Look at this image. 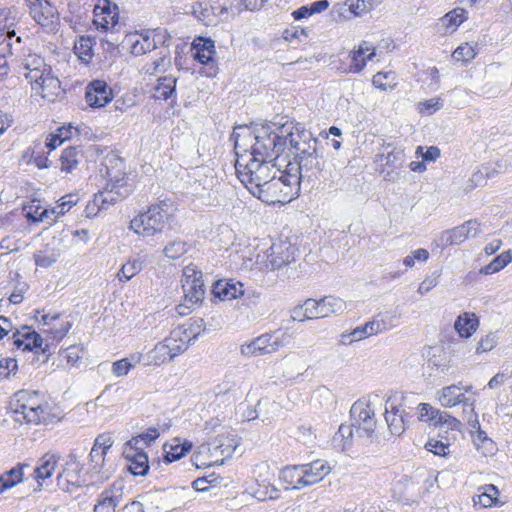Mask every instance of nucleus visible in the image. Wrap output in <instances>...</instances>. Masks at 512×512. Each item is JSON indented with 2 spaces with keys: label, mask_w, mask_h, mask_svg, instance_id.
<instances>
[{
  "label": "nucleus",
  "mask_w": 512,
  "mask_h": 512,
  "mask_svg": "<svg viewBox=\"0 0 512 512\" xmlns=\"http://www.w3.org/2000/svg\"><path fill=\"white\" fill-rule=\"evenodd\" d=\"M176 77L172 75L163 76L158 78L157 84L153 89V98L155 100H168L174 101L176 99Z\"/></svg>",
  "instance_id": "nucleus-30"
},
{
  "label": "nucleus",
  "mask_w": 512,
  "mask_h": 512,
  "mask_svg": "<svg viewBox=\"0 0 512 512\" xmlns=\"http://www.w3.org/2000/svg\"><path fill=\"white\" fill-rule=\"evenodd\" d=\"M71 327H72V323L69 321H66V322L61 323L59 327H56V325H53L48 330H45V332L51 334L53 340L59 341L66 336V334L69 332Z\"/></svg>",
  "instance_id": "nucleus-61"
},
{
  "label": "nucleus",
  "mask_w": 512,
  "mask_h": 512,
  "mask_svg": "<svg viewBox=\"0 0 512 512\" xmlns=\"http://www.w3.org/2000/svg\"><path fill=\"white\" fill-rule=\"evenodd\" d=\"M468 13L463 7H457L440 18L444 33H453L466 19Z\"/></svg>",
  "instance_id": "nucleus-34"
},
{
  "label": "nucleus",
  "mask_w": 512,
  "mask_h": 512,
  "mask_svg": "<svg viewBox=\"0 0 512 512\" xmlns=\"http://www.w3.org/2000/svg\"><path fill=\"white\" fill-rule=\"evenodd\" d=\"M418 419L420 421H430L434 424L436 417L438 415L439 410L436 408H433L428 403H421L418 405Z\"/></svg>",
  "instance_id": "nucleus-57"
},
{
  "label": "nucleus",
  "mask_w": 512,
  "mask_h": 512,
  "mask_svg": "<svg viewBox=\"0 0 512 512\" xmlns=\"http://www.w3.org/2000/svg\"><path fill=\"white\" fill-rule=\"evenodd\" d=\"M29 6L30 15L42 27H49L53 24L54 11L46 2L45 5L41 0H26Z\"/></svg>",
  "instance_id": "nucleus-28"
},
{
  "label": "nucleus",
  "mask_w": 512,
  "mask_h": 512,
  "mask_svg": "<svg viewBox=\"0 0 512 512\" xmlns=\"http://www.w3.org/2000/svg\"><path fill=\"white\" fill-rule=\"evenodd\" d=\"M497 343V337L494 333H489L481 338L476 347V353H485L491 351Z\"/></svg>",
  "instance_id": "nucleus-60"
},
{
  "label": "nucleus",
  "mask_w": 512,
  "mask_h": 512,
  "mask_svg": "<svg viewBox=\"0 0 512 512\" xmlns=\"http://www.w3.org/2000/svg\"><path fill=\"white\" fill-rule=\"evenodd\" d=\"M303 471L306 487H308L321 482L330 473L331 467L327 461L318 459L303 464Z\"/></svg>",
  "instance_id": "nucleus-26"
},
{
  "label": "nucleus",
  "mask_w": 512,
  "mask_h": 512,
  "mask_svg": "<svg viewBox=\"0 0 512 512\" xmlns=\"http://www.w3.org/2000/svg\"><path fill=\"white\" fill-rule=\"evenodd\" d=\"M476 52L473 46L468 43L458 46L452 53V59L455 62L467 63L474 59Z\"/></svg>",
  "instance_id": "nucleus-52"
},
{
  "label": "nucleus",
  "mask_w": 512,
  "mask_h": 512,
  "mask_svg": "<svg viewBox=\"0 0 512 512\" xmlns=\"http://www.w3.org/2000/svg\"><path fill=\"white\" fill-rule=\"evenodd\" d=\"M125 456L129 461L128 470L135 476H145L151 467L158 469L160 466L159 460H152L149 462L148 456L142 451V447L130 446L129 450L125 451Z\"/></svg>",
  "instance_id": "nucleus-18"
},
{
  "label": "nucleus",
  "mask_w": 512,
  "mask_h": 512,
  "mask_svg": "<svg viewBox=\"0 0 512 512\" xmlns=\"http://www.w3.org/2000/svg\"><path fill=\"white\" fill-rule=\"evenodd\" d=\"M137 363L132 360V354L128 357L115 361L112 364V372L117 377L126 376Z\"/></svg>",
  "instance_id": "nucleus-53"
},
{
  "label": "nucleus",
  "mask_w": 512,
  "mask_h": 512,
  "mask_svg": "<svg viewBox=\"0 0 512 512\" xmlns=\"http://www.w3.org/2000/svg\"><path fill=\"white\" fill-rule=\"evenodd\" d=\"M445 425L448 429L451 430H460L462 424L461 422L456 419L455 417H452L446 412H442L439 410L438 415L436 417V420L434 422V426H443Z\"/></svg>",
  "instance_id": "nucleus-54"
},
{
  "label": "nucleus",
  "mask_w": 512,
  "mask_h": 512,
  "mask_svg": "<svg viewBox=\"0 0 512 512\" xmlns=\"http://www.w3.org/2000/svg\"><path fill=\"white\" fill-rule=\"evenodd\" d=\"M16 403L14 413L28 423L38 424L47 419V405L43 404V400L37 391H19L16 393Z\"/></svg>",
  "instance_id": "nucleus-10"
},
{
  "label": "nucleus",
  "mask_w": 512,
  "mask_h": 512,
  "mask_svg": "<svg viewBox=\"0 0 512 512\" xmlns=\"http://www.w3.org/2000/svg\"><path fill=\"white\" fill-rule=\"evenodd\" d=\"M397 76L394 71L378 72L372 78V84L381 90H392L397 85Z\"/></svg>",
  "instance_id": "nucleus-45"
},
{
  "label": "nucleus",
  "mask_w": 512,
  "mask_h": 512,
  "mask_svg": "<svg viewBox=\"0 0 512 512\" xmlns=\"http://www.w3.org/2000/svg\"><path fill=\"white\" fill-rule=\"evenodd\" d=\"M74 134H78V129L71 125L62 126L56 130V133L50 134L46 139L45 146L50 150H54L56 147L61 145L64 141L72 138Z\"/></svg>",
  "instance_id": "nucleus-42"
},
{
  "label": "nucleus",
  "mask_w": 512,
  "mask_h": 512,
  "mask_svg": "<svg viewBox=\"0 0 512 512\" xmlns=\"http://www.w3.org/2000/svg\"><path fill=\"white\" fill-rule=\"evenodd\" d=\"M468 239V231L462 225L441 233L439 241L442 246L459 245Z\"/></svg>",
  "instance_id": "nucleus-41"
},
{
  "label": "nucleus",
  "mask_w": 512,
  "mask_h": 512,
  "mask_svg": "<svg viewBox=\"0 0 512 512\" xmlns=\"http://www.w3.org/2000/svg\"><path fill=\"white\" fill-rule=\"evenodd\" d=\"M193 14L198 20L210 25L216 18L220 20L225 18L228 15V9L221 0H209L194 5Z\"/></svg>",
  "instance_id": "nucleus-17"
},
{
  "label": "nucleus",
  "mask_w": 512,
  "mask_h": 512,
  "mask_svg": "<svg viewBox=\"0 0 512 512\" xmlns=\"http://www.w3.org/2000/svg\"><path fill=\"white\" fill-rule=\"evenodd\" d=\"M512 260L510 252H503L494 258L488 265L480 269L481 274L489 275L496 273L507 266Z\"/></svg>",
  "instance_id": "nucleus-48"
},
{
  "label": "nucleus",
  "mask_w": 512,
  "mask_h": 512,
  "mask_svg": "<svg viewBox=\"0 0 512 512\" xmlns=\"http://www.w3.org/2000/svg\"><path fill=\"white\" fill-rule=\"evenodd\" d=\"M160 54L161 56L157 60L144 66L143 70L146 74L153 75L169 64L168 52L164 54L161 52Z\"/></svg>",
  "instance_id": "nucleus-59"
},
{
  "label": "nucleus",
  "mask_w": 512,
  "mask_h": 512,
  "mask_svg": "<svg viewBox=\"0 0 512 512\" xmlns=\"http://www.w3.org/2000/svg\"><path fill=\"white\" fill-rule=\"evenodd\" d=\"M425 448L427 451L438 456H446L450 452L449 444L437 439H429L425 444Z\"/></svg>",
  "instance_id": "nucleus-56"
},
{
  "label": "nucleus",
  "mask_w": 512,
  "mask_h": 512,
  "mask_svg": "<svg viewBox=\"0 0 512 512\" xmlns=\"http://www.w3.org/2000/svg\"><path fill=\"white\" fill-rule=\"evenodd\" d=\"M439 401L444 407H454L457 404L462 403L464 408L467 404V398L464 393L461 392V388L457 385H450L442 388L439 396Z\"/></svg>",
  "instance_id": "nucleus-33"
},
{
  "label": "nucleus",
  "mask_w": 512,
  "mask_h": 512,
  "mask_svg": "<svg viewBox=\"0 0 512 512\" xmlns=\"http://www.w3.org/2000/svg\"><path fill=\"white\" fill-rule=\"evenodd\" d=\"M95 44L94 38L91 36H81L74 45V51L79 60L88 64L93 57V45Z\"/></svg>",
  "instance_id": "nucleus-40"
},
{
  "label": "nucleus",
  "mask_w": 512,
  "mask_h": 512,
  "mask_svg": "<svg viewBox=\"0 0 512 512\" xmlns=\"http://www.w3.org/2000/svg\"><path fill=\"white\" fill-rule=\"evenodd\" d=\"M383 329L384 326L382 323L373 320L356 327L350 332V335H352V340L360 341L369 336L380 333Z\"/></svg>",
  "instance_id": "nucleus-43"
},
{
  "label": "nucleus",
  "mask_w": 512,
  "mask_h": 512,
  "mask_svg": "<svg viewBox=\"0 0 512 512\" xmlns=\"http://www.w3.org/2000/svg\"><path fill=\"white\" fill-rule=\"evenodd\" d=\"M323 312H327V317L334 313L343 312L346 308L345 302L338 297L326 296L320 299Z\"/></svg>",
  "instance_id": "nucleus-49"
},
{
  "label": "nucleus",
  "mask_w": 512,
  "mask_h": 512,
  "mask_svg": "<svg viewBox=\"0 0 512 512\" xmlns=\"http://www.w3.org/2000/svg\"><path fill=\"white\" fill-rule=\"evenodd\" d=\"M143 269L142 261L139 259L128 260L122 265L117 273V278L121 282H126L132 279Z\"/></svg>",
  "instance_id": "nucleus-46"
},
{
  "label": "nucleus",
  "mask_w": 512,
  "mask_h": 512,
  "mask_svg": "<svg viewBox=\"0 0 512 512\" xmlns=\"http://www.w3.org/2000/svg\"><path fill=\"white\" fill-rule=\"evenodd\" d=\"M18 368L17 361L13 358L2 359L0 361V378L8 377Z\"/></svg>",
  "instance_id": "nucleus-64"
},
{
  "label": "nucleus",
  "mask_w": 512,
  "mask_h": 512,
  "mask_svg": "<svg viewBox=\"0 0 512 512\" xmlns=\"http://www.w3.org/2000/svg\"><path fill=\"white\" fill-rule=\"evenodd\" d=\"M193 58L199 63L207 65L209 71L206 73L207 76H215L217 68L215 66L214 55L215 44L210 38L199 37L196 38L192 43Z\"/></svg>",
  "instance_id": "nucleus-16"
},
{
  "label": "nucleus",
  "mask_w": 512,
  "mask_h": 512,
  "mask_svg": "<svg viewBox=\"0 0 512 512\" xmlns=\"http://www.w3.org/2000/svg\"><path fill=\"white\" fill-rule=\"evenodd\" d=\"M283 345L282 339L276 333H265L242 344L240 352L246 357L262 356L276 352Z\"/></svg>",
  "instance_id": "nucleus-14"
},
{
  "label": "nucleus",
  "mask_w": 512,
  "mask_h": 512,
  "mask_svg": "<svg viewBox=\"0 0 512 512\" xmlns=\"http://www.w3.org/2000/svg\"><path fill=\"white\" fill-rule=\"evenodd\" d=\"M167 211L161 205H151L147 211L138 214L130 222V229L142 237L161 233L166 225Z\"/></svg>",
  "instance_id": "nucleus-9"
},
{
  "label": "nucleus",
  "mask_w": 512,
  "mask_h": 512,
  "mask_svg": "<svg viewBox=\"0 0 512 512\" xmlns=\"http://www.w3.org/2000/svg\"><path fill=\"white\" fill-rule=\"evenodd\" d=\"M18 73L32 86V90L42 98L53 102L62 92L61 83L52 74V68L43 57L29 53L20 62Z\"/></svg>",
  "instance_id": "nucleus-4"
},
{
  "label": "nucleus",
  "mask_w": 512,
  "mask_h": 512,
  "mask_svg": "<svg viewBox=\"0 0 512 512\" xmlns=\"http://www.w3.org/2000/svg\"><path fill=\"white\" fill-rule=\"evenodd\" d=\"M151 32V41L155 42V48H157L158 45L169 47L171 36L167 33L166 30H162L160 28L155 29Z\"/></svg>",
  "instance_id": "nucleus-62"
},
{
  "label": "nucleus",
  "mask_w": 512,
  "mask_h": 512,
  "mask_svg": "<svg viewBox=\"0 0 512 512\" xmlns=\"http://www.w3.org/2000/svg\"><path fill=\"white\" fill-rule=\"evenodd\" d=\"M34 260L37 266L42 268H48L57 261V255L55 253L45 255L41 251H39L34 254Z\"/></svg>",
  "instance_id": "nucleus-63"
},
{
  "label": "nucleus",
  "mask_w": 512,
  "mask_h": 512,
  "mask_svg": "<svg viewBox=\"0 0 512 512\" xmlns=\"http://www.w3.org/2000/svg\"><path fill=\"white\" fill-rule=\"evenodd\" d=\"M202 277V272L193 264H189L183 269L182 289L185 301L191 305L197 304L204 298L205 286Z\"/></svg>",
  "instance_id": "nucleus-13"
},
{
  "label": "nucleus",
  "mask_w": 512,
  "mask_h": 512,
  "mask_svg": "<svg viewBox=\"0 0 512 512\" xmlns=\"http://www.w3.org/2000/svg\"><path fill=\"white\" fill-rule=\"evenodd\" d=\"M83 153L79 147H68L64 149L60 157L61 171L70 173L77 168L78 164L82 161Z\"/></svg>",
  "instance_id": "nucleus-37"
},
{
  "label": "nucleus",
  "mask_w": 512,
  "mask_h": 512,
  "mask_svg": "<svg viewBox=\"0 0 512 512\" xmlns=\"http://www.w3.org/2000/svg\"><path fill=\"white\" fill-rule=\"evenodd\" d=\"M376 55L375 48L367 41H363L357 48L350 52L351 63L348 68L349 73L361 72L368 60H372Z\"/></svg>",
  "instance_id": "nucleus-21"
},
{
  "label": "nucleus",
  "mask_w": 512,
  "mask_h": 512,
  "mask_svg": "<svg viewBox=\"0 0 512 512\" xmlns=\"http://www.w3.org/2000/svg\"><path fill=\"white\" fill-rule=\"evenodd\" d=\"M77 197L74 195H66L60 199V203H58L53 208L55 209L56 216H62L66 212H68L76 203Z\"/></svg>",
  "instance_id": "nucleus-58"
},
{
  "label": "nucleus",
  "mask_w": 512,
  "mask_h": 512,
  "mask_svg": "<svg viewBox=\"0 0 512 512\" xmlns=\"http://www.w3.org/2000/svg\"><path fill=\"white\" fill-rule=\"evenodd\" d=\"M82 465L77 455L71 452L65 461L62 471L57 476L58 486L68 492H72L74 487L80 486V472Z\"/></svg>",
  "instance_id": "nucleus-15"
},
{
  "label": "nucleus",
  "mask_w": 512,
  "mask_h": 512,
  "mask_svg": "<svg viewBox=\"0 0 512 512\" xmlns=\"http://www.w3.org/2000/svg\"><path fill=\"white\" fill-rule=\"evenodd\" d=\"M151 38V32L145 30L141 33L127 35L125 41L130 46V52L135 56H140L156 49L155 42H152Z\"/></svg>",
  "instance_id": "nucleus-27"
},
{
  "label": "nucleus",
  "mask_w": 512,
  "mask_h": 512,
  "mask_svg": "<svg viewBox=\"0 0 512 512\" xmlns=\"http://www.w3.org/2000/svg\"><path fill=\"white\" fill-rule=\"evenodd\" d=\"M13 345L22 351H34L38 354L37 360L46 363L51 356L50 345L44 343L43 338L29 326H22L13 333Z\"/></svg>",
  "instance_id": "nucleus-11"
},
{
  "label": "nucleus",
  "mask_w": 512,
  "mask_h": 512,
  "mask_svg": "<svg viewBox=\"0 0 512 512\" xmlns=\"http://www.w3.org/2000/svg\"><path fill=\"white\" fill-rule=\"evenodd\" d=\"M213 294L221 300H232L243 294V285L233 280H219L213 285Z\"/></svg>",
  "instance_id": "nucleus-29"
},
{
  "label": "nucleus",
  "mask_w": 512,
  "mask_h": 512,
  "mask_svg": "<svg viewBox=\"0 0 512 512\" xmlns=\"http://www.w3.org/2000/svg\"><path fill=\"white\" fill-rule=\"evenodd\" d=\"M409 414L395 405L385 408V420L392 435L400 436L407 427Z\"/></svg>",
  "instance_id": "nucleus-25"
},
{
  "label": "nucleus",
  "mask_w": 512,
  "mask_h": 512,
  "mask_svg": "<svg viewBox=\"0 0 512 512\" xmlns=\"http://www.w3.org/2000/svg\"><path fill=\"white\" fill-rule=\"evenodd\" d=\"M279 176L275 178V192H272L271 199L278 202H290L299 196L301 183L307 177V173L300 170L299 167L288 162L286 169L277 172Z\"/></svg>",
  "instance_id": "nucleus-7"
},
{
  "label": "nucleus",
  "mask_w": 512,
  "mask_h": 512,
  "mask_svg": "<svg viewBox=\"0 0 512 512\" xmlns=\"http://www.w3.org/2000/svg\"><path fill=\"white\" fill-rule=\"evenodd\" d=\"M302 472H304L303 464L287 466L281 470L280 480L288 485L286 489H289V486H292V489L300 490L306 487V482Z\"/></svg>",
  "instance_id": "nucleus-32"
},
{
  "label": "nucleus",
  "mask_w": 512,
  "mask_h": 512,
  "mask_svg": "<svg viewBox=\"0 0 512 512\" xmlns=\"http://www.w3.org/2000/svg\"><path fill=\"white\" fill-rule=\"evenodd\" d=\"M351 427L359 435L370 437L376 428L375 411L370 402L356 401L351 409Z\"/></svg>",
  "instance_id": "nucleus-12"
},
{
  "label": "nucleus",
  "mask_w": 512,
  "mask_h": 512,
  "mask_svg": "<svg viewBox=\"0 0 512 512\" xmlns=\"http://www.w3.org/2000/svg\"><path fill=\"white\" fill-rule=\"evenodd\" d=\"M478 318L473 313L459 315L454 323V328L460 337L468 338L478 327Z\"/></svg>",
  "instance_id": "nucleus-36"
},
{
  "label": "nucleus",
  "mask_w": 512,
  "mask_h": 512,
  "mask_svg": "<svg viewBox=\"0 0 512 512\" xmlns=\"http://www.w3.org/2000/svg\"><path fill=\"white\" fill-rule=\"evenodd\" d=\"M113 445V439L110 434H100L96 437L93 447L89 454L92 468L98 470L103 467L105 455Z\"/></svg>",
  "instance_id": "nucleus-23"
},
{
  "label": "nucleus",
  "mask_w": 512,
  "mask_h": 512,
  "mask_svg": "<svg viewBox=\"0 0 512 512\" xmlns=\"http://www.w3.org/2000/svg\"><path fill=\"white\" fill-rule=\"evenodd\" d=\"M304 305L310 320L327 317V312L323 313L320 300L307 299Z\"/></svg>",
  "instance_id": "nucleus-55"
},
{
  "label": "nucleus",
  "mask_w": 512,
  "mask_h": 512,
  "mask_svg": "<svg viewBox=\"0 0 512 512\" xmlns=\"http://www.w3.org/2000/svg\"><path fill=\"white\" fill-rule=\"evenodd\" d=\"M231 139L239 180L254 196L264 202H274L269 195L275 192L274 180L279 172L274 161L285 150V139L271 124H261L253 129L235 127Z\"/></svg>",
  "instance_id": "nucleus-2"
},
{
  "label": "nucleus",
  "mask_w": 512,
  "mask_h": 512,
  "mask_svg": "<svg viewBox=\"0 0 512 512\" xmlns=\"http://www.w3.org/2000/svg\"><path fill=\"white\" fill-rule=\"evenodd\" d=\"M196 337L197 334L191 337L187 330L182 328L174 329L168 337L156 343L148 352L132 353V360L144 366H160L185 352Z\"/></svg>",
  "instance_id": "nucleus-6"
},
{
  "label": "nucleus",
  "mask_w": 512,
  "mask_h": 512,
  "mask_svg": "<svg viewBox=\"0 0 512 512\" xmlns=\"http://www.w3.org/2000/svg\"><path fill=\"white\" fill-rule=\"evenodd\" d=\"M18 23L16 8H0V55L5 58L21 49L22 37L16 30Z\"/></svg>",
  "instance_id": "nucleus-8"
},
{
  "label": "nucleus",
  "mask_w": 512,
  "mask_h": 512,
  "mask_svg": "<svg viewBox=\"0 0 512 512\" xmlns=\"http://www.w3.org/2000/svg\"><path fill=\"white\" fill-rule=\"evenodd\" d=\"M290 245L272 244L264 261L265 267L269 270H276L291 261Z\"/></svg>",
  "instance_id": "nucleus-24"
},
{
  "label": "nucleus",
  "mask_w": 512,
  "mask_h": 512,
  "mask_svg": "<svg viewBox=\"0 0 512 512\" xmlns=\"http://www.w3.org/2000/svg\"><path fill=\"white\" fill-rule=\"evenodd\" d=\"M102 165L105 168L107 184L103 191L95 195L93 205L99 209H107L109 205L128 197L133 191V186L125 177L124 161L119 156L108 154Z\"/></svg>",
  "instance_id": "nucleus-5"
},
{
  "label": "nucleus",
  "mask_w": 512,
  "mask_h": 512,
  "mask_svg": "<svg viewBox=\"0 0 512 512\" xmlns=\"http://www.w3.org/2000/svg\"><path fill=\"white\" fill-rule=\"evenodd\" d=\"M382 0H346L343 6L348 7V10L354 16H361L378 6Z\"/></svg>",
  "instance_id": "nucleus-44"
},
{
  "label": "nucleus",
  "mask_w": 512,
  "mask_h": 512,
  "mask_svg": "<svg viewBox=\"0 0 512 512\" xmlns=\"http://www.w3.org/2000/svg\"><path fill=\"white\" fill-rule=\"evenodd\" d=\"M124 486L119 482H114L104 489L97 498L94 506V512H115L116 507L123 499Z\"/></svg>",
  "instance_id": "nucleus-19"
},
{
  "label": "nucleus",
  "mask_w": 512,
  "mask_h": 512,
  "mask_svg": "<svg viewBox=\"0 0 512 512\" xmlns=\"http://www.w3.org/2000/svg\"><path fill=\"white\" fill-rule=\"evenodd\" d=\"M59 456L55 454H45L39 461L34 469L35 478L39 485L49 479L57 467Z\"/></svg>",
  "instance_id": "nucleus-31"
},
{
  "label": "nucleus",
  "mask_w": 512,
  "mask_h": 512,
  "mask_svg": "<svg viewBox=\"0 0 512 512\" xmlns=\"http://www.w3.org/2000/svg\"><path fill=\"white\" fill-rule=\"evenodd\" d=\"M231 139L239 180L254 196L264 202H274L269 195L275 192L274 180L279 172L274 161L285 150V139L271 124H261L253 129L235 127Z\"/></svg>",
  "instance_id": "nucleus-1"
},
{
  "label": "nucleus",
  "mask_w": 512,
  "mask_h": 512,
  "mask_svg": "<svg viewBox=\"0 0 512 512\" xmlns=\"http://www.w3.org/2000/svg\"><path fill=\"white\" fill-rule=\"evenodd\" d=\"M25 467H28V465L18 464L0 475V494L23 481V469Z\"/></svg>",
  "instance_id": "nucleus-35"
},
{
  "label": "nucleus",
  "mask_w": 512,
  "mask_h": 512,
  "mask_svg": "<svg viewBox=\"0 0 512 512\" xmlns=\"http://www.w3.org/2000/svg\"><path fill=\"white\" fill-rule=\"evenodd\" d=\"M160 433L157 428L150 427L145 432L139 434L136 437H133L129 442V446L134 447H141V443H143L146 446H149L152 442H154L158 437Z\"/></svg>",
  "instance_id": "nucleus-50"
},
{
  "label": "nucleus",
  "mask_w": 512,
  "mask_h": 512,
  "mask_svg": "<svg viewBox=\"0 0 512 512\" xmlns=\"http://www.w3.org/2000/svg\"><path fill=\"white\" fill-rule=\"evenodd\" d=\"M98 9L103 12L105 20H108L110 29L115 28L119 22L118 6L110 0H102L98 3Z\"/></svg>",
  "instance_id": "nucleus-47"
},
{
  "label": "nucleus",
  "mask_w": 512,
  "mask_h": 512,
  "mask_svg": "<svg viewBox=\"0 0 512 512\" xmlns=\"http://www.w3.org/2000/svg\"><path fill=\"white\" fill-rule=\"evenodd\" d=\"M176 444H165L164 449V462L170 464L172 462L180 460L184 457L192 448V444L189 442L179 443L178 439L174 440Z\"/></svg>",
  "instance_id": "nucleus-39"
},
{
  "label": "nucleus",
  "mask_w": 512,
  "mask_h": 512,
  "mask_svg": "<svg viewBox=\"0 0 512 512\" xmlns=\"http://www.w3.org/2000/svg\"><path fill=\"white\" fill-rule=\"evenodd\" d=\"M187 243L182 240L169 242L163 249V253L170 259H178L187 252Z\"/></svg>",
  "instance_id": "nucleus-51"
},
{
  "label": "nucleus",
  "mask_w": 512,
  "mask_h": 512,
  "mask_svg": "<svg viewBox=\"0 0 512 512\" xmlns=\"http://www.w3.org/2000/svg\"><path fill=\"white\" fill-rule=\"evenodd\" d=\"M112 98V90L103 80H94L86 87L85 99L91 107H104Z\"/></svg>",
  "instance_id": "nucleus-20"
},
{
  "label": "nucleus",
  "mask_w": 512,
  "mask_h": 512,
  "mask_svg": "<svg viewBox=\"0 0 512 512\" xmlns=\"http://www.w3.org/2000/svg\"><path fill=\"white\" fill-rule=\"evenodd\" d=\"M380 161L384 163V165L399 168L403 165L405 161V153L404 150L398 147H394L392 144H387L383 147V153L379 155Z\"/></svg>",
  "instance_id": "nucleus-38"
},
{
  "label": "nucleus",
  "mask_w": 512,
  "mask_h": 512,
  "mask_svg": "<svg viewBox=\"0 0 512 512\" xmlns=\"http://www.w3.org/2000/svg\"><path fill=\"white\" fill-rule=\"evenodd\" d=\"M236 447L237 442L230 435H218L208 444V450L213 457L217 458L216 461L231 457Z\"/></svg>",
  "instance_id": "nucleus-22"
},
{
  "label": "nucleus",
  "mask_w": 512,
  "mask_h": 512,
  "mask_svg": "<svg viewBox=\"0 0 512 512\" xmlns=\"http://www.w3.org/2000/svg\"><path fill=\"white\" fill-rule=\"evenodd\" d=\"M270 124L285 139V146L289 142V150L293 155V164L306 172L307 178L310 179L322 171L317 150L318 140L313 137L310 131L304 128L300 129V124L296 126L288 122L280 126H277L275 123ZM290 162L292 163V161Z\"/></svg>",
  "instance_id": "nucleus-3"
}]
</instances>
